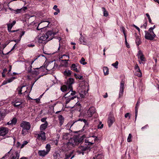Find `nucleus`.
Returning <instances> with one entry per match:
<instances>
[{
    "label": "nucleus",
    "mask_w": 159,
    "mask_h": 159,
    "mask_svg": "<svg viewBox=\"0 0 159 159\" xmlns=\"http://www.w3.org/2000/svg\"><path fill=\"white\" fill-rule=\"evenodd\" d=\"M73 152L72 151H70L66 154L65 155V157L64 158V159H68L71 156L72 154H73Z\"/></svg>",
    "instance_id": "bb28decb"
},
{
    "label": "nucleus",
    "mask_w": 159,
    "mask_h": 159,
    "mask_svg": "<svg viewBox=\"0 0 159 159\" xmlns=\"http://www.w3.org/2000/svg\"><path fill=\"white\" fill-rule=\"evenodd\" d=\"M16 122V118H13L11 121L7 122V125H15Z\"/></svg>",
    "instance_id": "aec40b11"
},
{
    "label": "nucleus",
    "mask_w": 159,
    "mask_h": 159,
    "mask_svg": "<svg viewBox=\"0 0 159 159\" xmlns=\"http://www.w3.org/2000/svg\"><path fill=\"white\" fill-rule=\"evenodd\" d=\"M48 153V152L44 150H39L38 152L39 155L40 156L44 157Z\"/></svg>",
    "instance_id": "412c9836"
},
{
    "label": "nucleus",
    "mask_w": 159,
    "mask_h": 159,
    "mask_svg": "<svg viewBox=\"0 0 159 159\" xmlns=\"http://www.w3.org/2000/svg\"><path fill=\"white\" fill-rule=\"evenodd\" d=\"M7 114L6 111L5 110L0 111V121L3 120Z\"/></svg>",
    "instance_id": "a211bd4d"
},
{
    "label": "nucleus",
    "mask_w": 159,
    "mask_h": 159,
    "mask_svg": "<svg viewBox=\"0 0 159 159\" xmlns=\"http://www.w3.org/2000/svg\"><path fill=\"white\" fill-rule=\"evenodd\" d=\"M85 59L84 57H82L80 61V62L81 64L84 65L87 64V62L85 61Z\"/></svg>",
    "instance_id": "f704fd0d"
},
{
    "label": "nucleus",
    "mask_w": 159,
    "mask_h": 159,
    "mask_svg": "<svg viewBox=\"0 0 159 159\" xmlns=\"http://www.w3.org/2000/svg\"><path fill=\"white\" fill-rule=\"evenodd\" d=\"M53 9L58 12H60V11L59 9L57 8V6L56 5H55L54 6Z\"/></svg>",
    "instance_id": "37998d69"
},
{
    "label": "nucleus",
    "mask_w": 159,
    "mask_h": 159,
    "mask_svg": "<svg viewBox=\"0 0 159 159\" xmlns=\"http://www.w3.org/2000/svg\"><path fill=\"white\" fill-rule=\"evenodd\" d=\"M37 139L39 140L44 141L46 139L45 133L43 131L40 130L36 134Z\"/></svg>",
    "instance_id": "39448f33"
},
{
    "label": "nucleus",
    "mask_w": 159,
    "mask_h": 159,
    "mask_svg": "<svg viewBox=\"0 0 159 159\" xmlns=\"http://www.w3.org/2000/svg\"><path fill=\"white\" fill-rule=\"evenodd\" d=\"M8 83V82L7 80V81H4L2 83V84L3 85L6 84Z\"/></svg>",
    "instance_id": "69168bd1"
},
{
    "label": "nucleus",
    "mask_w": 159,
    "mask_h": 159,
    "mask_svg": "<svg viewBox=\"0 0 159 159\" xmlns=\"http://www.w3.org/2000/svg\"><path fill=\"white\" fill-rule=\"evenodd\" d=\"M145 39L149 40H152L155 37L156 35L153 31L148 30V31H145Z\"/></svg>",
    "instance_id": "20e7f679"
},
{
    "label": "nucleus",
    "mask_w": 159,
    "mask_h": 159,
    "mask_svg": "<svg viewBox=\"0 0 159 159\" xmlns=\"http://www.w3.org/2000/svg\"><path fill=\"white\" fill-rule=\"evenodd\" d=\"M79 41L81 43L85 45L86 44V42L84 40V38L82 37L80 38Z\"/></svg>",
    "instance_id": "72a5a7b5"
},
{
    "label": "nucleus",
    "mask_w": 159,
    "mask_h": 159,
    "mask_svg": "<svg viewBox=\"0 0 159 159\" xmlns=\"http://www.w3.org/2000/svg\"><path fill=\"white\" fill-rule=\"evenodd\" d=\"M43 41H44L42 40L40 38H39L38 39V42L39 43H42Z\"/></svg>",
    "instance_id": "052dcab7"
},
{
    "label": "nucleus",
    "mask_w": 159,
    "mask_h": 159,
    "mask_svg": "<svg viewBox=\"0 0 159 159\" xmlns=\"http://www.w3.org/2000/svg\"><path fill=\"white\" fill-rule=\"evenodd\" d=\"M146 15L148 18L149 23L151 24H152V20L151 19L150 17V16L149 15V14L148 13H146Z\"/></svg>",
    "instance_id": "a18cd8bd"
},
{
    "label": "nucleus",
    "mask_w": 159,
    "mask_h": 159,
    "mask_svg": "<svg viewBox=\"0 0 159 159\" xmlns=\"http://www.w3.org/2000/svg\"><path fill=\"white\" fill-rule=\"evenodd\" d=\"M118 63V62L117 61H116L115 63L112 64V66H113L116 68H117Z\"/></svg>",
    "instance_id": "e433bc0d"
},
{
    "label": "nucleus",
    "mask_w": 159,
    "mask_h": 159,
    "mask_svg": "<svg viewBox=\"0 0 159 159\" xmlns=\"http://www.w3.org/2000/svg\"><path fill=\"white\" fill-rule=\"evenodd\" d=\"M9 132V129L5 127H0V136H4L7 134Z\"/></svg>",
    "instance_id": "6e6552de"
},
{
    "label": "nucleus",
    "mask_w": 159,
    "mask_h": 159,
    "mask_svg": "<svg viewBox=\"0 0 159 159\" xmlns=\"http://www.w3.org/2000/svg\"><path fill=\"white\" fill-rule=\"evenodd\" d=\"M28 46L29 47H33L34 46V44H29L28 45Z\"/></svg>",
    "instance_id": "774afa93"
},
{
    "label": "nucleus",
    "mask_w": 159,
    "mask_h": 159,
    "mask_svg": "<svg viewBox=\"0 0 159 159\" xmlns=\"http://www.w3.org/2000/svg\"><path fill=\"white\" fill-rule=\"evenodd\" d=\"M59 123L60 125H61L64 122V119L62 116L60 115L58 116Z\"/></svg>",
    "instance_id": "b1692460"
},
{
    "label": "nucleus",
    "mask_w": 159,
    "mask_h": 159,
    "mask_svg": "<svg viewBox=\"0 0 159 159\" xmlns=\"http://www.w3.org/2000/svg\"><path fill=\"white\" fill-rule=\"evenodd\" d=\"M137 55L138 58L140 59L141 61H145L146 59L144 56L141 50L139 51Z\"/></svg>",
    "instance_id": "2eb2a0df"
},
{
    "label": "nucleus",
    "mask_w": 159,
    "mask_h": 159,
    "mask_svg": "<svg viewBox=\"0 0 159 159\" xmlns=\"http://www.w3.org/2000/svg\"><path fill=\"white\" fill-rule=\"evenodd\" d=\"M155 26L154 25L153 26V27H151V28H150L148 30H150L151 31H153V30L155 29Z\"/></svg>",
    "instance_id": "bf43d9fd"
},
{
    "label": "nucleus",
    "mask_w": 159,
    "mask_h": 159,
    "mask_svg": "<svg viewBox=\"0 0 159 159\" xmlns=\"http://www.w3.org/2000/svg\"><path fill=\"white\" fill-rule=\"evenodd\" d=\"M60 39L59 40V46L57 49V51H56L57 52H60L62 50V49L61 48V44L60 43Z\"/></svg>",
    "instance_id": "ea45409f"
},
{
    "label": "nucleus",
    "mask_w": 159,
    "mask_h": 159,
    "mask_svg": "<svg viewBox=\"0 0 159 159\" xmlns=\"http://www.w3.org/2000/svg\"><path fill=\"white\" fill-rule=\"evenodd\" d=\"M68 134L64 133L63 136V138L64 139H68L67 136L69 135Z\"/></svg>",
    "instance_id": "de8ad7c7"
},
{
    "label": "nucleus",
    "mask_w": 159,
    "mask_h": 159,
    "mask_svg": "<svg viewBox=\"0 0 159 159\" xmlns=\"http://www.w3.org/2000/svg\"><path fill=\"white\" fill-rule=\"evenodd\" d=\"M81 121V122H83L85 124H86V123L87 122L86 120L84 119H79L77 121Z\"/></svg>",
    "instance_id": "5fc2aeb1"
},
{
    "label": "nucleus",
    "mask_w": 159,
    "mask_h": 159,
    "mask_svg": "<svg viewBox=\"0 0 159 159\" xmlns=\"http://www.w3.org/2000/svg\"><path fill=\"white\" fill-rule=\"evenodd\" d=\"M20 126L22 129L27 130H29L31 127L30 123L26 121H23L20 124Z\"/></svg>",
    "instance_id": "1a4fd4ad"
},
{
    "label": "nucleus",
    "mask_w": 159,
    "mask_h": 159,
    "mask_svg": "<svg viewBox=\"0 0 159 159\" xmlns=\"http://www.w3.org/2000/svg\"><path fill=\"white\" fill-rule=\"evenodd\" d=\"M148 126V125H145V126L142 127L141 128V129H144L146 128Z\"/></svg>",
    "instance_id": "338daca9"
},
{
    "label": "nucleus",
    "mask_w": 159,
    "mask_h": 159,
    "mask_svg": "<svg viewBox=\"0 0 159 159\" xmlns=\"http://www.w3.org/2000/svg\"><path fill=\"white\" fill-rule=\"evenodd\" d=\"M125 82L123 80H122L120 83V90L119 93V97H121L123 95L124 89Z\"/></svg>",
    "instance_id": "9b49d317"
},
{
    "label": "nucleus",
    "mask_w": 159,
    "mask_h": 159,
    "mask_svg": "<svg viewBox=\"0 0 159 159\" xmlns=\"http://www.w3.org/2000/svg\"><path fill=\"white\" fill-rule=\"evenodd\" d=\"M103 71L105 75H107L109 74V69L107 67H104L103 68Z\"/></svg>",
    "instance_id": "cd10ccee"
},
{
    "label": "nucleus",
    "mask_w": 159,
    "mask_h": 159,
    "mask_svg": "<svg viewBox=\"0 0 159 159\" xmlns=\"http://www.w3.org/2000/svg\"><path fill=\"white\" fill-rule=\"evenodd\" d=\"M15 11L17 13H20L21 12H22L21 9H17Z\"/></svg>",
    "instance_id": "13d9d810"
},
{
    "label": "nucleus",
    "mask_w": 159,
    "mask_h": 159,
    "mask_svg": "<svg viewBox=\"0 0 159 159\" xmlns=\"http://www.w3.org/2000/svg\"><path fill=\"white\" fill-rule=\"evenodd\" d=\"M22 103V102L18 99H16L11 102L12 104L16 107H18Z\"/></svg>",
    "instance_id": "dca6fc26"
},
{
    "label": "nucleus",
    "mask_w": 159,
    "mask_h": 159,
    "mask_svg": "<svg viewBox=\"0 0 159 159\" xmlns=\"http://www.w3.org/2000/svg\"><path fill=\"white\" fill-rule=\"evenodd\" d=\"M97 140V137L92 136L89 138V139L86 140L84 143L86 144H81V145L77 149V152L78 154H82L84 155V152L88 150H89L90 147L88 145H92L94 143L96 140Z\"/></svg>",
    "instance_id": "f03ea898"
},
{
    "label": "nucleus",
    "mask_w": 159,
    "mask_h": 159,
    "mask_svg": "<svg viewBox=\"0 0 159 159\" xmlns=\"http://www.w3.org/2000/svg\"><path fill=\"white\" fill-rule=\"evenodd\" d=\"M16 21L15 20L13 21L11 23H9L7 24V28H9L11 29L13 26L16 24Z\"/></svg>",
    "instance_id": "c756f323"
},
{
    "label": "nucleus",
    "mask_w": 159,
    "mask_h": 159,
    "mask_svg": "<svg viewBox=\"0 0 159 159\" xmlns=\"http://www.w3.org/2000/svg\"><path fill=\"white\" fill-rule=\"evenodd\" d=\"M86 90H84L83 91L82 90L80 91V97L81 98H83L84 97V95L86 93Z\"/></svg>",
    "instance_id": "7c9ffc66"
},
{
    "label": "nucleus",
    "mask_w": 159,
    "mask_h": 159,
    "mask_svg": "<svg viewBox=\"0 0 159 159\" xmlns=\"http://www.w3.org/2000/svg\"><path fill=\"white\" fill-rule=\"evenodd\" d=\"M125 118L129 117V119L130 118V114L129 113H127L125 115Z\"/></svg>",
    "instance_id": "603ef678"
},
{
    "label": "nucleus",
    "mask_w": 159,
    "mask_h": 159,
    "mask_svg": "<svg viewBox=\"0 0 159 159\" xmlns=\"http://www.w3.org/2000/svg\"><path fill=\"white\" fill-rule=\"evenodd\" d=\"M103 11V16H107L108 15V13L105 8L104 7H102V8Z\"/></svg>",
    "instance_id": "2f4dec72"
},
{
    "label": "nucleus",
    "mask_w": 159,
    "mask_h": 159,
    "mask_svg": "<svg viewBox=\"0 0 159 159\" xmlns=\"http://www.w3.org/2000/svg\"><path fill=\"white\" fill-rule=\"evenodd\" d=\"M71 72L70 70H66L64 71V74L66 76H70L71 75Z\"/></svg>",
    "instance_id": "393cba45"
},
{
    "label": "nucleus",
    "mask_w": 159,
    "mask_h": 159,
    "mask_svg": "<svg viewBox=\"0 0 159 159\" xmlns=\"http://www.w3.org/2000/svg\"><path fill=\"white\" fill-rule=\"evenodd\" d=\"M140 102V99H139L138 100V102L136 104L135 107V110H138V107L139 106V104Z\"/></svg>",
    "instance_id": "4c0bfd02"
},
{
    "label": "nucleus",
    "mask_w": 159,
    "mask_h": 159,
    "mask_svg": "<svg viewBox=\"0 0 159 159\" xmlns=\"http://www.w3.org/2000/svg\"><path fill=\"white\" fill-rule=\"evenodd\" d=\"M46 119H47V118H46H46H43L41 119V120L42 122L45 123V122L47 121H46Z\"/></svg>",
    "instance_id": "6e6d98bb"
},
{
    "label": "nucleus",
    "mask_w": 159,
    "mask_h": 159,
    "mask_svg": "<svg viewBox=\"0 0 159 159\" xmlns=\"http://www.w3.org/2000/svg\"><path fill=\"white\" fill-rule=\"evenodd\" d=\"M75 75L76 78H78L80 80H81L83 78V76H79V77H76V74H75Z\"/></svg>",
    "instance_id": "680f3d73"
},
{
    "label": "nucleus",
    "mask_w": 159,
    "mask_h": 159,
    "mask_svg": "<svg viewBox=\"0 0 159 159\" xmlns=\"http://www.w3.org/2000/svg\"><path fill=\"white\" fill-rule=\"evenodd\" d=\"M121 30L122 31V32H123L125 36V38H126V37L127 36L125 34V28L124 27H122L121 28Z\"/></svg>",
    "instance_id": "79ce46f5"
},
{
    "label": "nucleus",
    "mask_w": 159,
    "mask_h": 159,
    "mask_svg": "<svg viewBox=\"0 0 159 159\" xmlns=\"http://www.w3.org/2000/svg\"><path fill=\"white\" fill-rule=\"evenodd\" d=\"M27 130L22 129V130L21 132L22 134L23 135H25L27 134L28 132V130Z\"/></svg>",
    "instance_id": "473e14b6"
},
{
    "label": "nucleus",
    "mask_w": 159,
    "mask_h": 159,
    "mask_svg": "<svg viewBox=\"0 0 159 159\" xmlns=\"http://www.w3.org/2000/svg\"><path fill=\"white\" fill-rule=\"evenodd\" d=\"M115 121V119L113 116L111 115L109 116L108 117L107 120L108 126L110 127Z\"/></svg>",
    "instance_id": "f8f14e48"
},
{
    "label": "nucleus",
    "mask_w": 159,
    "mask_h": 159,
    "mask_svg": "<svg viewBox=\"0 0 159 159\" xmlns=\"http://www.w3.org/2000/svg\"><path fill=\"white\" fill-rule=\"evenodd\" d=\"M95 112V108L93 107H90L89 110H86L85 112V115L87 117H91L93 114Z\"/></svg>",
    "instance_id": "0eeeda50"
},
{
    "label": "nucleus",
    "mask_w": 159,
    "mask_h": 159,
    "mask_svg": "<svg viewBox=\"0 0 159 159\" xmlns=\"http://www.w3.org/2000/svg\"><path fill=\"white\" fill-rule=\"evenodd\" d=\"M19 157V154L17 151L13 152L9 159H18Z\"/></svg>",
    "instance_id": "ddd939ff"
},
{
    "label": "nucleus",
    "mask_w": 159,
    "mask_h": 159,
    "mask_svg": "<svg viewBox=\"0 0 159 159\" xmlns=\"http://www.w3.org/2000/svg\"><path fill=\"white\" fill-rule=\"evenodd\" d=\"M135 37H136V43L137 46L139 45L141 43V41L140 40L139 37L137 35V34L135 33Z\"/></svg>",
    "instance_id": "4be33fe9"
},
{
    "label": "nucleus",
    "mask_w": 159,
    "mask_h": 159,
    "mask_svg": "<svg viewBox=\"0 0 159 159\" xmlns=\"http://www.w3.org/2000/svg\"><path fill=\"white\" fill-rule=\"evenodd\" d=\"M40 77H41V76H40L39 77H38L37 79H35V81H34V83H32V82H31V84L32 85V86L31 87V89H30V92L31 91V90L32 89V88L33 85H34V83L37 81V80H38Z\"/></svg>",
    "instance_id": "c03bdc74"
},
{
    "label": "nucleus",
    "mask_w": 159,
    "mask_h": 159,
    "mask_svg": "<svg viewBox=\"0 0 159 159\" xmlns=\"http://www.w3.org/2000/svg\"><path fill=\"white\" fill-rule=\"evenodd\" d=\"M77 66H76L75 64H72L71 66V69L72 70H74L76 72H79V70L77 69Z\"/></svg>",
    "instance_id": "a878e982"
},
{
    "label": "nucleus",
    "mask_w": 159,
    "mask_h": 159,
    "mask_svg": "<svg viewBox=\"0 0 159 159\" xmlns=\"http://www.w3.org/2000/svg\"><path fill=\"white\" fill-rule=\"evenodd\" d=\"M40 56V55H39V56H37V57H36V58L35 59H34V60H33L32 61H31V65H32V64L33 63V62H34V61L36 60V59H37L38 57H39Z\"/></svg>",
    "instance_id": "0e129e2a"
},
{
    "label": "nucleus",
    "mask_w": 159,
    "mask_h": 159,
    "mask_svg": "<svg viewBox=\"0 0 159 159\" xmlns=\"http://www.w3.org/2000/svg\"><path fill=\"white\" fill-rule=\"evenodd\" d=\"M74 80L72 78H70L67 80L66 85H63L61 88V90L63 92H65L67 90L69 92L64 96L63 99L65 100L66 103L67 104L71 100L76 98L75 95L76 92L73 90L72 84L74 83Z\"/></svg>",
    "instance_id": "f257e3e1"
},
{
    "label": "nucleus",
    "mask_w": 159,
    "mask_h": 159,
    "mask_svg": "<svg viewBox=\"0 0 159 159\" xmlns=\"http://www.w3.org/2000/svg\"><path fill=\"white\" fill-rule=\"evenodd\" d=\"M25 33V32L24 31L21 32V34H20V38H21L22 36Z\"/></svg>",
    "instance_id": "e2e57ef3"
},
{
    "label": "nucleus",
    "mask_w": 159,
    "mask_h": 159,
    "mask_svg": "<svg viewBox=\"0 0 159 159\" xmlns=\"http://www.w3.org/2000/svg\"><path fill=\"white\" fill-rule=\"evenodd\" d=\"M46 151L48 153L51 149L50 145L49 144H47L46 146Z\"/></svg>",
    "instance_id": "c9c22d12"
},
{
    "label": "nucleus",
    "mask_w": 159,
    "mask_h": 159,
    "mask_svg": "<svg viewBox=\"0 0 159 159\" xmlns=\"http://www.w3.org/2000/svg\"><path fill=\"white\" fill-rule=\"evenodd\" d=\"M103 157V156L102 154L97 153L93 157V159H102Z\"/></svg>",
    "instance_id": "5701e85b"
},
{
    "label": "nucleus",
    "mask_w": 159,
    "mask_h": 159,
    "mask_svg": "<svg viewBox=\"0 0 159 159\" xmlns=\"http://www.w3.org/2000/svg\"><path fill=\"white\" fill-rule=\"evenodd\" d=\"M40 38L42 40L44 41L46 40L48 41V37H47L45 34H42V36H41Z\"/></svg>",
    "instance_id": "c85d7f7f"
},
{
    "label": "nucleus",
    "mask_w": 159,
    "mask_h": 159,
    "mask_svg": "<svg viewBox=\"0 0 159 159\" xmlns=\"http://www.w3.org/2000/svg\"><path fill=\"white\" fill-rule=\"evenodd\" d=\"M132 137V135L131 134H129V135L128 137L127 138V141L129 142H130L131 141V138Z\"/></svg>",
    "instance_id": "a19ab883"
},
{
    "label": "nucleus",
    "mask_w": 159,
    "mask_h": 159,
    "mask_svg": "<svg viewBox=\"0 0 159 159\" xmlns=\"http://www.w3.org/2000/svg\"><path fill=\"white\" fill-rule=\"evenodd\" d=\"M133 26L135 27L137 30H138L139 32V33L140 32V29L138 27H137V26H136V25H133Z\"/></svg>",
    "instance_id": "4d7b16f0"
},
{
    "label": "nucleus",
    "mask_w": 159,
    "mask_h": 159,
    "mask_svg": "<svg viewBox=\"0 0 159 159\" xmlns=\"http://www.w3.org/2000/svg\"><path fill=\"white\" fill-rule=\"evenodd\" d=\"M48 22V21H45L42 23H41L39 24L37 28V29L38 30H40L41 29L43 28H44L48 26V24L47 23Z\"/></svg>",
    "instance_id": "4468645a"
},
{
    "label": "nucleus",
    "mask_w": 159,
    "mask_h": 159,
    "mask_svg": "<svg viewBox=\"0 0 159 159\" xmlns=\"http://www.w3.org/2000/svg\"><path fill=\"white\" fill-rule=\"evenodd\" d=\"M27 9V7H23L21 8L22 12H24Z\"/></svg>",
    "instance_id": "864d4df0"
},
{
    "label": "nucleus",
    "mask_w": 159,
    "mask_h": 159,
    "mask_svg": "<svg viewBox=\"0 0 159 159\" xmlns=\"http://www.w3.org/2000/svg\"><path fill=\"white\" fill-rule=\"evenodd\" d=\"M125 38V42L127 48H129V43L127 42L126 37V38Z\"/></svg>",
    "instance_id": "8fccbe9b"
},
{
    "label": "nucleus",
    "mask_w": 159,
    "mask_h": 159,
    "mask_svg": "<svg viewBox=\"0 0 159 159\" xmlns=\"http://www.w3.org/2000/svg\"><path fill=\"white\" fill-rule=\"evenodd\" d=\"M15 79H16L15 77H12L11 78L8 79L7 80L8 83H10V82H11L13 80Z\"/></svg>",
    "instance_id": "49530a36"
},
{
    "label": "nucleus",
    "mask_w": 159,
    "mask_h": 159,
    "mask_svg": "<svg viewBox=\"0 0 159 159\" xmlns=\"http://www.w3.org/2000/svg\"><path fill=\"white\" fill-rule=\"evenodd\" d=\"M50 66V64H48L47 66V68H46L45 66H41L39 68H36L35 69L37 70L34 71V73L36 74V75H38L40 73H41V72H44L47 70H50L53 68L52 67L50 68H49V67Z\"/></svg>",
    "instance_id": "7ed1b4c3"
},
{
    "label": "nucleus",
    "mask_w": 159,
    "mask_h": 159,
    "mask_svg": "<svg viewBox=\"0 0 159 159\" xmlns=\"http://www.w3.org/2000/svg\"><path fill=\"white\" fill-rule=\"evenodd\" d=\"M48 125V122L47 121H46L45 123L41 125L40 127V130L43 131L45 130L47 128Z\"/></svg>",
    "instance_id": "6ab92c4d"
},
{
    "label": "nucleus",
    "mask_w": 159,
    "mask_h": 159,
    "mask_svg": "<svg viewBox=\"0 0 159 159\" xmlns=\"http://www.w3.org/2000/svg\"><path fill=\"white\" fill-rule=\"evenodd\" d=\"M79 142V140L78 139L71 138L69 140V141L68 143V145L70 147H74Z\"/></svg>",
    "instance_id": "423d86ee"
},
{
    "label": "nucleus",
    "mask_w": 159,
    "mask_h": 159,
    "mask_svg": "<svg viewBox=\"0 0 159 159\" xmlns=\"http://www.w3.org/2000/svg\"><path fill=\"white\" fill-rule=\"evenodd\" d=\"M135 70L138 72V74H137L136 75L139 77H141L142 76V73L141 72V70L140 68L137 64H136L134 67Z\"/></svg>",
    "instance_id": "f3484780"
},
{
    "label": "nucleus",
    "mask_w": 159,
    "mask_h": 159,
    "mask_svg": "<svg viewBox=\"0 0 159 159\" xmlns=\"http://www.w3.org/2000/svg\"><path fill=\"white\" fill-rule=\"evenodd\" d=\"M56 34V33L53 32L51 31H49L45 34L48 37V41H49L52 39L53 36Z\"/></svg>",
    "instance_id": "9d476101"
},
{
    "label": "nucleus",
    "mask_w": 159,
    "mask_h": 159,
    "mask_svg": "<svg viewBox=\"0 0 159 159\" xmlns=\"http://www.w3.org/2000/svg\"><path fill=\"white\" fill-rule=\"evenodd\" d=\"M147 26V23L146 22L144 23V24L141 26V28H143L146 29Z\"/></svg>",
    "instance_id": "3c124183"
},
{
    "label": "nucleus",
    "mask_w": 159,
    "mask_h": 159,
    "mask_svg": "<svg viewBox=\"0 0 159 159\" xmlns=\"http://www.w3.org/2000/svg\"><path fill=\"white\" fill-rule=\"evenodd\" d=\"M25 86H23L20 88V89L18 91L19 94H22V93H21V92L23 91V89L24 88H25Z\"/></svg>",
    "instance_id": "58836bf2"
},
{
    "label": "nucleus",
    "mask_w": 159,
    "mask_h": 159,
    "mask_svg": "<svg viewBox=\"0 0 159 159\" xmlns=\"http://www.w3.org/2000/svg\"><path fill=\"white\" fill-rule=\"evenodd\" d=\"M62 56L63 57H64V56H66L67 57H68V60H62V61H69V55H62Z\"/></svg>",
    "instance_id": "09e8293b"
}]
</instances>
